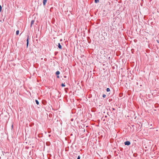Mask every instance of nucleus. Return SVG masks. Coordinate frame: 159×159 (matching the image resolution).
I'll return each mask as SVG.
<instances>
[{
    "instance_id": "1",
    "label": "nucleus",
    "mask_w": 159,
    "mask_h": 159,
    "mask_svg": "<svg viewBox=\"0 0 159 159\" xmlns=\"http://www.w3.org/2000/svg\"><path fill=\"white\" fill-rule=\"evenodd\" d=\"M124 144L126 145H129L130 144V143L129 141H126L124 143Z\"/></svg>"
},
{
    "instance_id": "2",
    "label": "nucleus",
    "mask_w": 159,
    "mask_h": 159,
    "mask_svg": "<svg viewBox=\"0 0 159 159\" xmlns=\"http://www.w3.org/2000/svg\"><path fill=\"white\" fill-rule=\"evenodd\" d=\"M29 35H28L27 38V39H26V42H27L26 46L27 47L28 46V44H29Z\"/></svg>"
},
{
    "instance_id": "3",
    "label": "nucleus",
    "mask_w": 159,
    "mask_h": 159,
    "mask_svg": "<svg viewBox=\"0 0 159 159\" xmlns=\"http://www.w3.org/2000/svg\"><path fill=\"white\" fill-rule=\"evenodd\" d=\"M48 0H43V5L45 6Z\"/></svg>"
},
{
    "instance_id": "4",
    "label": "nucleus",
    "mask_w": 159,
    "mask_h": 159,
    "mask_svg": "<svg viewBox=\"0 0 159 159\" xmlns=\"http://www.w3.org/2000/svg\"><path fill=\"white\" fill-rule=\"evenodd\" d=\"M58 47L59 49H61L62 47L60 43H58Z\"/></svg>"
},
{
    "instance_id": "5",
    "label": "nucleus",
    "mask_w": 159,
    "mask_h": 159,
    "mask_svg": "<svg viewBox=\"0 0 159 159\" xmlns=\"http://www.w3.org/2000/svg\"><path fill=\"white\" fill-rule=\"evenodd\" d=\"M34 20H31L30 24V27H32V25L34 23Z\"/></svg>"
},
{
    "instance_id": "6",
    "label": "nucleus",
    "mask_w": 159,
    "mask_h": 159,
    "mask_svg": "<svg viewBox=\"0 0 159 159\" xmlns=\"http://www.w3.org/2000/svg\"><path fill=\"white\" fill-rule=\"evenodd\" d=\"M60 74V72L59 71H57L56 73V74L57 75H59Z\"/></svg>"
},
{
    "instance_id": "7",
    "label": "nucleus",
    "mask_w": 159,
    "mask_h": 159,
    "mask_svg": "<svg viewBox=\"0 0 159 159\" xmlns=\"http://www.w3.org/2000/svg\"><path fill=\"white\" fill-rule=\"evenodd\" d=\"M99 2V0H94V2L96 3H97Z\"/></svg>"
},
{
    "instance_id": "8",
    "label": "nucleus",
    "mask_w": 159,
    "mask_h": 159,
    "mask_svg": "<svg viewBox=\"0 0 159 159\" xmlns=\"http://www.w3.org/2000/svg\"><path fill=\"white\" fill-rule=\"evenodd\" d=\"M35 101L36 102V103L37 105H39V101L37 100H35Z\"/></svg>"
},
{
    "instance_id": "9",
    "label": "nucleus",
    "mask_w": 159,
    "mask_h": 159,
    "mask_svg": "<svg viewBox=\"0 0 159 159\" xmlns=\"http://www.w3.org/2000/svg\"><path fill=\"white\" fill-rule=\"evenodd\" d=\"M106 91L107 92H109L110 91V89L109 88H107L106 89Z\"/></svg>"
},
{
    "instance_id": "10",
    "label": "nucleus",
    "mask_w": 159,
    "mask_h": 159,
    "mask_svg": "<svg viewBox=\"0 0 159 159\" xmlns=\"http://www.w3.org/2000/svg\"><path fill=\"white\" fill-rule=\"evenodd\" d=\"M19 30H17L16 31V34L17 35H18L19 34Z\"/></svg>"
},
{
    "instance_id": "11",
    "label": "nucleus",
    "mask_w": 159,
    "mask_h": 159,
    "mask_svg": "<svg viewBox=\"0 0 159 159\" xmlns=\"http://www.w3.org/2000/svg\"><path fill=\"white\" fill-rule=\"evenodd\" d=\"M61 86L62 87H64L65 86V85L64 84L62 83L61 84Z\"/></svg>"
},
{
    "instance_id": "12",
    "label": "nucleus",
    "mask_w": 159,
    "mask_h": 159,
    "mask_svg": "<svg viewBox=\"0 0 159 159\" xmlns=\"http://www.w3.org/2000/svg\"><path fill=\"white\" fill-rule=\"evenodd\" d=\"M102 97L103 98H105L106 97V95L105 94H103L102 95Z\"/></svg>"
},
{
    "instance_id": "13",
    "label": "nucleus",
    "mask_w": 159,
    "mask_h": 159,
    "mask_svg": "<svg viewBox=\"0 0 159 159\" xmlns=\"http://www.w3.org/2000/svg\"><path fill=\"white\" fill-rule=\"evenodd\" d=\"M2 10V7L1 5H0V12H1Z\"/></svg>"
},
{
    "instance_id": "14",
    "label": "nucleus",
    "mask_w": 159,
    "mask_h": 159,
    "mask_svg": "<svg viewBox=\"0 0 159 159\" xmlns=\"http://www.w3.org/2000/svg\"><path fill=\"white\" fill-rule=\"evenodd\" d=\"M80 156H79L78 157H77V159H80Z\"/></svg>"
},
{
    "instance_id": "15",
    "label": "nucleus",
    "mask_w": 159,
    "mask_h": 159,
    "mask_svg": "<svg viewBox=\"0 0 159 159\" xmlns=\"http://www.w3.org/2000/svg\"><path fill=\"white\" fill-rule=\"evenodd\" d=\"M112 110H115V109L114 108H112Z\"/></svg>"
},
{
    "instance_id": "16",
    "label": "nucleus",
    "mask_w": 159,
    "mask_h": 159,
    "mask_svg": "<svg viewBox=\"0 0 159 159\" xmlns=\"http://www.w3.org/2000/svg\"><path fill=\"white\" fill-rule=\"evenodd\" d=\"M57 78H59V76L57 75Z\"/></svg>"
},
{
    "instance_id": "17",
    "label": "nucleus",
    "mask_w": 159,
    "mask_h": 159,
    "mask_svg": "<svg viewBox=\"0 0 159 159\" xmlns=\"http://www.w3.org/2000/svg\"><path fill=\"white\" fill-rule=\"evenodd\" d=\"M157 41V42H158V43H159V41Z\"/></svg>"
}]
</instances>
